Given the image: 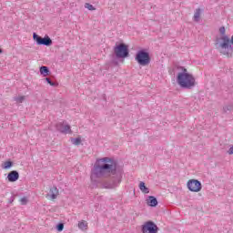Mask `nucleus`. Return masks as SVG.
Instances as JSON below:
<instances>
[{
	"label": "nucleus",
	"mask_w": 233,
	"mask_h": 233,
	"mask_svg": "<svg viewBox=\"0 0 233 233\" xmlns=\"http://www.w3.org/2000/svg\"><path fill=\"white\" fill-rule=\"evenodd\" d=\"M21 205H26L28 203V198L26 197H24L20 199Z\"/></svg>",
	"instance_id": "nucleus-24"
},
{
	"label": "nucleus",
	"mask_w": 233,
	"mask_h": 233,
	"mask_svg": "<svg viewBox=\"0 0 233 233\" xmlns=\"http://www.w3.org/2000/svg\"><path fill=\"white\" fill-rule=\"evenodd\" d=\"M203 12H205V9L203 8H197L195 10L193 15V21H195V23H199V19H201V14H203Z\"/></svg>",
	"instance_id": "nucleus-13"
},
{
	"label": "nucleus",
	"mask_w": 233,
	"mask_h": 233,
	"mask_svg": "<svg viewBox=\"0 0 233 233\" xmlns=\"http://www.w3.org/2000/svg\"><path fill=\"white\" fill-rule=\"evenodd\" d=\"M114 53L117 59H125V57H128V46L125 44H119L114 47Z\"/></svg>",
	"instance_id": "nucleus-5"
},
{
	"label": "nucleus",
	"mask_w": 233,
	"mask_h": 233,
	"mask_svg": "<svg viewBox=\"0 0 233 233\" xmlns=\"http://www.w3.org/2000/svg\"><path fill=\"white\" fill-rule=\"evenodd\" d=\"M218 46L220 50L219 54L222 56H226V57H232V50H233V35L231 38L229 36H224L222 38V43H218Z\"/></svg>",
	"instance_id": "nucleus-3"
},
{
	"label": "nucleus",
	"mask_w": 233,
	"mask_h": 233,
	"mask_svg": "<svg viewBox=\"0 0 233 233\" xmlns=\"http://www.w3.org/2000/svg\"><path fill=\"white\" fill-rule=\"evenodd\" d=\"M50 73V70L48 69L47 66H41L40 67V74H42V76H44L46 77V76H48V74Z\"/></svg>",
	"instance_id": "nucleus-17"
},
{
	"label": "nucleus",
	"mask_w": 233,
	"mask_h": 233,
	"mask_svg": "<svg viewBox=\"0 0 233 233\" xmlns=\"http://www.w3.org/2000/svg\"><path fill=\"white\" fill-rule=\"evenodd\" d=\"M135 59L138 65H141V66H147V65H150V55L145 50L138 51Z\"/></svg>",
	"instance_id": "nucleus-4"
},
{
	"label": "nucleus",
	"mask_w": 233,
	"mask_h": 233,
	"mask_svg": "<svg viewBox=\"0 0 233 233\" xmlns=\"http://www.w3.org/2000/svg\"><path fill=\"white\" fill-rule=\"evenodd\" d=\"M219 34L221 36H217L215 39V46L216 49L219 52V50H221V47H219V44L218 43H223V38L228 37V35H227V30L225 29V26H221L219 28Z\"/></svg>",
	"instance_id": "nucleus-9"
},
{
	"label": "nucleus",
	"mask_w": 233,
	"mask_h": 233,
	"mask_svg": "<svg viewBox=\"0 0 233 233\" xmlns=\"http://www.w3.org/2000/svg\"><path fill=\"white\" fill-rule=\"evenodd\" d=\"M180 70H182V72L178 73L177 76V85H179L181 88H194V86H196V78H194V76L189 74L185 67H180Z\"/></svg>",
	"instance_id": "nucleus-2"
},
{
	"label": "nucleus",
	"mask_w": 233,
	"mask_h": 233,
	"mask_svg": "<svg viewBox=\"0 0 233 233\" xmlns=\"http://www.w3.org/2000/svg\"><path fill=\"white\" fill-rule=\"evenodd\" d=\"M12 167V161H6L4 163V168L8 169Z\"/></svg>",
	"instance_id": "nucleus-22"
},
{
	"label": "nucleus",
	"mask_w": 233,
	"mask_h": 233,
	"mask_svg": "<svg viewBox=\"0 0 233 233\" xmlns=\"http://www.w3.org/2000/svg\"><path fill=\"white\" fill-rule=\"evenodd\" d=\"M157 230H159V228H157V225H156L152 221L146 222L142 226V232L143 233H157Z\"/></svg>",
	"instance_id": "nucleus-7"
},
{
	"label": "nucleus",
	"mask_w": 233,
	"mask_h": 233,
	"mask_svg": "<svg viewBox=\"0 0 233 233\" xmlns=\"http://www.w3.org/2000/svg\"><path fill=\"white\" fill-rule=\"evenodd\" d=\"M14 201V197L11 198L10 203Z\"/></svg>",
	"instance_id": "nucleus-27"
},
{
	"label": "nucleus",
	"mask_w": 233,
	"mask_h": 233,
	"mask_svg": "<svg viewBox=\"0 0 233 233\" xmlns=\"http://www.w3.org/2000/svg\"><path fill=\"white\" fill-rule=\"evenodd\" d=\"M71 143L73 145H81V138H79V137L71 138Z\"/></svg>",
	"instance_id": "nucleus-19"
},
{
	"label": "nucleus",
	"mask_w": 233,
	"mask_h": 233,
	"mask_svg": "<svg viewBox=\"0 0 233 233\" xmlns=\"http://www.w3.org/2000/svg\"><path fill=\"white\" fill-rule=\"evenodd\" d=\"M148 207H157V198L153 196H149L147 199Z\"/></svg>",
	"instance_id": "nucleus-14"
},
{
	"label": "nucleus",
	"mask_w": 233,
	"mask_h": 233,
	"mask_svg": "<svg viewBox=\"0 0 233 233\" xmlns=\"http://www.w3.org/2000/svg\"><path fill=\"white\" fill-rule=\"evenodd\" d=\"M113 176L110 182L104 183V188H116L121 184L123 171L117 169V163L110 157L96 160L91 173V180L96 177Z\"/></svg>",
	"instance_id": "nucleus-1"
},
{
	"label": "nucleus",
	"mask_w": 233,
	"mask_h": 233,
	"mask_svg": "<svg viewBox=\"0 0 233 233\" xmlns=\"http://www.w3.org/2000/svg\"><path fill=\"white\" fill-rule=\"evenodd\" d=\"M187 188L190 192H201L203 186L199 180L191 179L187 182Z\"/></svg>",
	"instance_id": "nucleus-8"
},
{
	"label": "nucleus",
	"mask_w": 233,
	"mask_h": 233,
	"mask_svg": "<svg viewBox=\"0 0 233 233\" xmlns=\"http://www.w3.org/2000/svg\"><path fill=\"white\" fill-rule=\"evenodd\" d=\"M33 39L36 42V45H43L44 46H51L52 39L49 36H45L44 38L39 36V35L34 33Z\"/></svg>",
	"instance_id": "nucleus-6"
},
{
	"label": "nucleus",
	"mask_w": 233,
	"mask_h": 233,
	"mask_svg": "<svg viewBox=\"0 0 233 233\" xmlns=\"http://www.w3.org/2000/svg\"><path fill=\"white\" fill-rule=\"evenodd\" d=\"M0 54H3V50L0 48Z\"/></svg>",
	"instance_id": "nucleus-28"
},
{
	"label": "nucleus",
	"mask_w": 233,
	"mask_h": 233,
	"mask_svg": "<svg viewBox=\"0 0 233 233\" xmlns=\"http://www.w3.org/2000/svg\"><path fill=\"white\" fill-rule=\"evenodd\" d=\"M7 179H8V181H10V183H15V181H17V179H19V172H17L16 170L11 171L7 175Z\"/></svg>",
	"instance_id": "nucleus-12"
},
{
	"label": "nucleus",
	"mask_w": 233,
	"mask_h": 233,
	"mask_svg": "<svg viewBox=\"0 0 233 233\" xmlns=\"http://www.w3.org/2000/svg\"><path fill=\"white\" fill-rule=\"evenodd\" d=\"M224 112H230L231 110H233V106L229 105V106H225L223 107Z\"/></svg>",
	"instance_id": "nucleus-21"
},
{
	"label": "nucleus",
	"mask_w": 233,
	"mask_h": 233,
	"mask_svg": "<svg viewBox=\"0 0 233 233\" xmlns=\"http://www.w3.org/2000/svg\"><path fill=\"white\" fill-rule=\"evenodd\" d=\"M78 228L80 230H86L88 228V223L85 220L78 222Z\"/></svg>",
	"instance_id": "nucleus-16"
},
{
	"label": "nucleus",
	"mask_w": 233,
	"mask_h": 233,
	"mask_svg": "<svg viewBox=\"0 0 233 233\" xmlns=\"http://www.w3.org/2000/svg\"><path fill=\"white\" fill-rule=\"evenodd\" d=\"M138 187L142 194H150V189L145 185V182L141 181Z\"/></svg>",
	"instance_id": "nucleus-15"
},
{
	"label": "nucleus",
	"mask_w": 233,
	"mask_h": 233,
	"mask_svg": "<svg viewBox=\"0 0 233 233\" xmlns=\"http://www.w3.org/2000/svg\"><path fill=\"white\" fill-rule=\"evenodd\" d=\"M57 196H59V189L56 187H52L49 189V193L47 194V199L54 201V199H57Z\"/></svg>",
	"instance_id": "nucleus-11"
},
{
	"label": "nucleus",
	"mask_w": 233,
	"mask_h": 233,
	"mask_svg": "<svg viewBox=\"0 0 233 233\" xmlns=\"http://www.w3.org/2000/svg\"><path fill=\"white\" fill-rule=\"evenodd\" d=\"M46 83H48V85H50L51 86H56V83L52 82V80H50V78L46 77Z\"/></svg>",
	"instance_id": "nucleus-25"
},
{
	"label": "nucleus",
	"mask_w": 233,
	"mask_h": 233,
	"mask_svg": "<svg viewBox=\"0 0 233 233\" xmlns=\"http://www.w3.org/2000/svg\"><path fill=\"white\" fill-rule=\"evenodd\" d=\"M228 154L229 156H232V154H233V146L231 147H229V149L228 150Z\"/></svg>",
	"instance_id": "nucleus-26"
},
{
	"label": "nucleus",
	"mask_w": 233,
	"mask_h": 233,
	"mask_svg": "<svg viewBox=\"0 0 233 233\" xmlns=\"http://www.w3.org/2000/svg\"><path fill=\"white\" fill-rule=\"evenodd\" d=\"M56 228H57L58 232H63V228H65V225L63 223H59L56 226Z\"/></svg>",
	"instance_id": "nucleus-23"
},
{
	"label": "nucleus",
	"mask_w": 233,
	"mask_h": 233,
	"mask_svg": "<svg viewBox=\"0 0 233 233\" xmlns=\"http://www.w3.org/2000/svg\"><path fill=\"white\" fill-rule=\"evenodd\" d=\"M26 97L25 96H15L14 98L15 101H16L17 103H23V101H25Z\"/></svg>",
	"instance_id": "nucleus-20"
},
{
	"label": "nucleus",
	"mask_w": 233,
	"mask_h": 233,
	"mask_svg": "<svg viewBox=\"0 0 233 233\" xmlns=\"http://www.w3.org/2000/svg\"><path fill=\"white\" fill-rule=\"evenodd\" d=\"M85 8H86L87 10H90L91 12L96 10V7L94 5H92V4H89V3L85 4Z\"/></svg>",
	"instance_id": "nucleus-18"
},
{
	"label": "nucleus",
	"mask_w": 233,
	"mask_h": 233,
	"mask_svg": "<svg viewBox=\"0 0 233 233\" xmlns=\"http://www.w3.org/2000/svg\"><path fill=\"white\" fill-rule=\"evenodd\" d=\"M56 130L58 132H61V134H72L70 125L65 124V122H58L56 124Z\"/></svg>",
	"instance_id": "nucleus-10"
}]
</instances>
